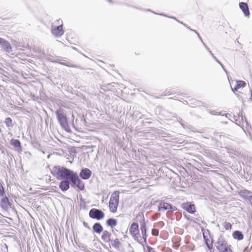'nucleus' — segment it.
Listing matches in <instances>:
<instances>
[{"label": "nucleus", "instance_id": "nucleus-10", "mask_svg": "<svg viewBox=\"0 0 252 252\" xmlns=\"http://www.w3.org/2000/svg\"><path fill=\"white\" fill-rule=\"evenodd\" d=\"M49 61H50L51 62H52L53 63H60L61 64L63 65H65V66H66L68 67H74V68H81V67L80 65L74 64L70 62H67V63L64 62V61H66L64 60V59H62V61L63 62H61L60 59H58L55 61L52 60L51 59H49Z\"/></svg>", "mask_w": 252, "mask_h": 252}, {"label": "nucleus", "instance_id": "nucleus-9", "mask_svg": "<svg viewBox=\"0 0 252 252\" xmlns=\"http://www.w3.org/2000/svg\"><path fill=\"white\" fill-rule=\"evenodd\" d=\"M92 174V172L89 169L84 168L81 169L78 176L83 180H88L91 177Z\"/></svg>", "mask_w": 252, "mask_h": 252}, {"label": "nucleus", "instance_id": "nucleus-29", "mask_svg": "<svg viewBox=\"0 0 252 252\" xmlns=\"http://www.w3.org/2000/svg\"><path fill=\"white\" fill-rule=\"evenodd\" d=\"M5 123L7 127H12V119L8 117L5 119Z\"/></svg>", "mask_w": 252, "mask_h": 252}, {"label": "nucleus", "instance_id": "nucleus-39", "mask_svg": "<svg viewBox=\"0 0 252 252\" xmlns=\"http://www.w3.org/2000/svg\"><path fill=\"white\" fill-rule=\"evenodd\" d=\"M146 11H151V12H153V13H155L156 14H158V13H156L155 12L152 11L150 9H148Z\"/></svg>", "mask_w": 252, "mask_h": 252}, {"label": "nucleus", "instance_id": "nucleus-22", "mask_svg": "<svg viewBox=\"0 0 252 252\" xmlns=\"http://www.w3.org/2000/svg\"><path fill=\"white\" fill-rule=\"evenodd\" d=\"M10 144L16 148H21V142L18 139H12Z\"/></svg>", "mask_w": 252, "mask_h": 252}, {"label": "nucleus", "instance_id": "nucleus-7", "mask_svg": "<svg viewBox=\"0 0 252 252\" xmlns=\"http://www.w3.org/2000/svg\"><path fill=\"white\" fill-rule=\"evenodd\" d=\"M233 120H231L232 122L234 121L235 122V123L237 125L240 126L242 127L241 125V122L242 121L243 122L244 120L245 119V122L246 123V125H248V122L246 120V118L245 117H244L243 115V112H240L239 114H237V115H234L233 117Z\"/></svg>", "mask_w": 252, "mask_h": 252}, {"label": "nucleus", "instance_id": "nucleus-35", "mask_svg": "<svg viewBox=\"0 0 252 252\" xmlns=\"http://www.w3.org/2000/svg\"><path fill=\"white\" fill-rule=\"evenodd\" d=\"M219 64L220 65V66H221V67L222 68V69H223V70H224V71L226 73V72H227V71H226V69H225V68H224V67L223 65L221 63H219Z\"/></svg>", "mask_w": 252, "mask_h": 252}, {"label": "nucleus", "instance_id": "nucleus-8", "mask_svg": "<svg viewBox=\"0 0 252 252\" xmlns=\"http://www.w3.org/2000/svg\"><path fill=\"white\" fill-rule=\"evenodd\" d=\"M0 206L2 210L8 211L11 208V204L8 198L5 195L0 201Z\"/></svg>", "mask_w": 252, "mask_h": 252}, {"label": "nucleus", "instance_id": "nucleus-23", "mask_svg": "<svg viewBox=\"0 0 252 252\" xmlns=\"http://www.w3.org/2000/svg\"><path fill=\"white\" fill-rule=\"evenodd\" d=\"M160 15H162V16H164L165 17H168V18H171V19H173L174 20H175L176 21H177L178 22L180 23V24H183L184 26H186L188 29H189V30H190L191 31H192V32H194V30L191 29L190 28V27H188L185 24H184L182 22H181L179 20H177L175 17H172V16H167V15H165V14H163L162 13H160V14H159Z\"/></svg>", "mask_w": 252, "mask_h": 252}, {"label": "nucleus", "instance_id": "nucleus-33", "mask_svg": "<svg viewBox=\"0 0 252 252\" xmlns=\"http://www.w3.org/2000/svg\"><path fill=\"white\" fill-rule=\"evenodd\" d=\"M147 248L148 252H155L154 250L152 247L148 246L147 247Z\"/></svg>", "mask_w": 252, "mask_h": 252}, {"label": "nucleus", "instance_id": "nucleus-27", "mask_svg": "<svg viewBox=\"0 0 252 252\" xmlns=\"http://www.w3.org/2000/svg\"><path fill=\"white\" fill-rule=\"evenodd\" d=\"M222 225L226 230H230L232 227L231 223L226 221L223 222Z\"/></svg>", "mask_w": 252, "mask_h": 252}, {"label": "nucleus", "instance_id": "nucleus-21", "mask_svg": "<svg viewBox=\"0 0 252 252\" xmlns=\"http://www.w3.org/2000/svg\"><path fill=\"white\" fill-rule=\"evenodd\" d=\"M117 224V220L114 218H110L106 221V224L111 227H113L114 226H116Z\"/></svg>", "mask_w": 252, "mask_h": 252}, {"label": "nucleus", "instance_id": "nucleus-34", "mask_svg": "<svg viewBox=\"0 0 252 252\" xmlns=\"http://www.w3.org/2000/svg\"><path fill=\"white\" fill-rule=\"evenodd\" d=\"M213 58L218 63H220V62L217 59V58L215 56H213Z\"/></svg>", "mask_w": 252, "mask_h": 252}, {"label": "nucleus", "instance_id": "nucleus-16", "mask_svg": "<svg viewBox=\"0 0 252 252\" xmlns=\"http://www.w3.org/2000/svg\"><path fill=\"white\" fill-rule=\"evenodd\" d=\"M158 211H165L172 210V206L170 204L166 202H161L158 206Z\"/></svg>", "mask_w": 252, "mask_h": 252}, {"label": "nucleus", "instance_id": "nucleus-11", "mask_svg": "<svg viewBox=\"0 0 252 252\" xmlns=\"http://www.w3.org/2000/svg\"><path fill=\"white\" fill-rule=\"evenodd\" d=\"M140 229L141 231V234L142 235V238L143 239V242L144 244L147 243V226L146 222L144 220L140 222Z\"/></svg>", "mask_w": 252, "mask_h": 252}, {"label": "nucleus", "instance_id": "nucleus-31", "mask_svg": "<svg viewBox=\"0 0 252 252\" xmlns=\"http://www.w3.org/2000/svg\"><path fill=\"white\" fill-rule=\"evenodd\" d=\"M230 247V246L229 245L227 247L223 248V249H222V250H219V252H232Z\"/></svg>", "mask_w": 252, "mask_h": 252}, {"label": "nucleus", "instance_id": "nucleus-26", "mask_svg": "<svg viewBox=\"0 0 252 252\" xmlns=\"http://www.w3.org/2000/svg\"><path fill=\"white\" fill-rule=\"evenodd\" d=\"M5 195V189L3 187V183L0 179V196H3Z\"/></svg>", "mask_w": 252, "mask_h": 252}, {"label": "nucleus", "instance_id": "nucleus-20", "mask_svg": "<svg viewBox=\"0 0 252 252\" xmlns=\"http://www.w3.org/2000/svg\"><path fill=\"white\" fill-rule=\"evenodd\" d=\"M101 235V239L105 242H109L111 241L110 237L111 234L107 230H104Z\"/></svg>", "mask_w": 252, "mask_h": 252}, {"label": "nucleus", "instance_id": "nucleus-30", "mask_svg": "<svg viewBox=\"0 0 252 252\" xmlns=\"http://www.w3.org/2000/svg\"><path fill=\"white\" fill-rule=\"evenodd\" d=\"M246 84V82L243 81H237L236 88H239L240 89L241 87H245Z\"/></svg>", "mask_w": 252, "mask_h": 252}, {"label": "nucleus", "instance_id": "nucleus-36", "mask_svg": "<svg viewBox=\"0 0 252 252\" xmlns=\"http://www.w3.org/2000/svg\"><path fill=\"white\" fill-rule=\"evenodd\" d=\"M239 88H236V86L234 88V89H232V91L233 92L237 91Z\"/></svg>", "mask_w": 252, "mask_h": 252}, {"label": "nucleus", "instance_id": "nucleus-12", "mask_svg": "<svg viewBox=\"0 0 252 252\" xmlns=\"http://www.w3.org/2000/svg\"><path fill=\"white\" fill-rule=\"evenodd\" d=\"M0 45L1 49L7 53H10L12 51V47L9 42L4 39H2L0 42Z\"/></svg>", "mask_w": 252, "mask_h": 252}, {"label": "nucleus", "instance_id": "nucleus-1", "mask_svg": "<svg viewBox=\"0 0 252 252\" xmlns=\"http://www.w3.org/2000/svg\"><path fill=\"white\" fill-rule=\"evenodd\" d=\"M51 173L58 180H62L59 188L64 192L69 189L70 184L72 187H77L80 190L85 189L84 182L79 178L77 172L60 166H54Z\"/></svg>", "mask_w": 252, "mask_h": 252}, {"label": "nucleus", "instance_id": "nucleus-32", "mask_svg": "<svg viewBox=\"0 0 252 252\" xmlns=\"http://www.w3.org/2000/svg\"><path fill=\"white\" fill-rule=\"evenodd\" d=\"M158 229H153L152 230V234L153 235V236H158Z\"/></svg>", "mask_w": 252, "mask_h": 252}, {"label": "nucleus", "instance_id": "nucleus-25", "mask_svg": "<svg viewBox=\"0 0 252 252\" xmlns=\"http://www.w3.org/2000/svg\"><path fill=\"white\" fill-rule=\"evenodd\" d=\"M110 241H111V245L114 248L116 249L119 248L120 246V242L118 239H116L114 240H111Z\"/></svg>", "mask_w": 252, "mask_h": 252}, {"label": "nucleus", "instance_id": "nucleus-2", "mask_svg": "<svg viewBox=\"0 0 252 252\" xmlns=\"http://www.w3.org/2000/svg\"><path fill=\"white\" fill-rule=\"evenodd\" d=\"M56 114L58 121L62 127L67 132L70 131V128L67 122V119L65 114L63 113V111L61 109H58L56 111Z\"/></svg>", "mask_w": 252, "mask_h": 252}, {"label": "nucleus", "instance_id": "nucleus-19", "mask_svg": "<svg viewBox=\"0 0 252 252\" xmlns=\"http://www.w3.org/2000/svg\"><path fill=\"white\" fill-rule=\"evenodd\" d=\"M93 229L95 233L100 234L103 231V228L99 222H96L94 224Z\"/></svg>", "mask_w": 252, "mask_h": 252}, {"label": "nucleus", "instance_id": "nucleus-17", "mask_svg": "<svg viewBox=\"0 0 252 252\" xmlns=\"http://www.w3.org/2000/svg\"><path fill=\"white\" fill-rule=\"evenodd\" d=\"M252 193V191L246 189H243L238 191V194L244 199H246L247 197Z\"/></svg>", "mask_w": 252, "mask_h": 252}, {"label": "nucleus", "instance_id": "nucleus-41", "mask_svg": "<svg viewBox=\"0 0 252 252\" xmlns=\"http://www.w3.org/2000/svg\"><path fill=\"white\" fill-rule=\"evenodd\" d=\"M180 123L181 125L183 127H184V124L182 123V122L181 121H180Z\"/></svg>", "mask_w": 252, "mask_h": 252}, {"label": "nucleus", "instance_id": "nucleus-6", "mask_svg": "<svg viewBox=\"0 0 252 252\" xmlns=\"http://www.w3.org/2000/svg\"><path fill=\"white\" fill-rule=\"evenodd\" d=\"M182 208L190 214H194L195 212V208L193 204L190 202L183 203L181 204Z\"/></svg>", "mask_w": 252, "mask_h": 252}, {"label": "nucleus", "instance_id": "nucleus-40", "mask_svg": "<svg viewBox=\"0 0 252 252\" xmlns=\"http://www.w3.org/2000/svg\"><path fill=\"white\" fill-rule=\"evenodd\" d=\"M131 6L132 7H134L135 8H136V9H140V8H138L137 7H135V6Z\"/></svg>", "mask_w": 252, "mask_h": 252}, {"label": "nucleus", "instance_id": "nucleus-14", "mask_svg": "<svg viewBox=\"0 0 252 252\" xmlns=\"http://www.w3.org/2000/svg\"><path fill=\"white\" fill-rule=\"evenodd\" d=\"M239 6L243 11L244 15L246 17H249L250 13L248 4L246 2H241L239 3Z\"/></svg>", "mask_w": 252, "mask_h": 252}, {"label": "nucleus", "instance_id": "nucleus-42", "mask_svg": "<svg viewBox=\"0 0 252 252\" xmlns=\"http://www.w3.org/2000/svg\"><path fill=\"white\" fill-rule=\"evenodd\" d=\"M109 2H111V0H109Z\"/></svg>", "mask_w": 252, "mask_h": 252}, {"label": "nucleus", "instance_id": "nucleus-37", "mask_svg": "<svg viewBox=\"0 0 252 252\" xmlns=\"http://www.w3.org/2000/svg\"><path fill=\"white\" fill-rule=\"evenodd\" d=\"M225 116L227 118H229L230 120H231L230 119V117L231 116V115L230 114H225Z\"/></svg>", "mask_w": 252, "mask_h": 252}, {"label": "nucleus", "instance_id": "nucleus-13", "mask_svg": "<svg viewBox=\"0 0 252 252\" xmlns=\"http://www.w3.org/2000/svg\"><path fill=\"white\" fill-rule=\"evenodd\" d=\"M217 249L219 251L222 249L227 247L228 245L227 242L224 240V238L222 236H220L218 238V242L216 244Z\"/></svg>", "mask_w": 252, "mask_h": 252}, {"label": "nucleus", "instance_id": "nucleus-4", "mask_svg": "<svg viewBox=\"0 0 252 252\" xmlns=\"http://www.w3.org/2000/svg\"><path fill=\"white\" fill-rule=\"evenodd\" d=\"M119 191H115L111 194L109 203V207L110 211L112 213H115L117 211L119 201Z\"/></svg>", "mask_w": 252, "mask_h": 252}, {"label": "nucleus", "instance_id": "nucleus-5", "mask_svg": "<svg viewBox=\"0 0 252 252\" xmlns=\"http://www.w3.org/2000/svg\"><path fill=\"white\" fill-rule=\"evenodd\" d=\"M89 216L91 218L100 220L104 218V213L101 210L93 208L89 211Z\"/></svg>", "mask_w": 252, "mask_h": 252}, {"label": "nucleus", "instance_id": "nucleus-18", "mask_svg": "<svg viewBox=\"0 0 252 252\" xmlns=\"http://www.w3.org/2000/svg\"><path fill=\"white\" fill-rule=\"evenodd\" d=\"M232 237L234 239L241 241L243 239L244 235L241 231L235 230L232 233Z\"/></svg>", "mask_w": 252, "mask_h": 252}, {"label": "nucleus", "instance_id": "nucleus-24", "mask_svg": "<svg viewBox=\"0 0 252 252\" xmlns=\"http://www.w3.org/2000/svg\"><path fill=\"white\" fill-rule=\"evenodd\" d=\"M194 32L197 34V36L199 38V39H200V40L201 41V42L202 43V44H203L204 47L207 50V51H208V52L209 53V54L212 56V57H213L214 54L212 53V52L210 51V50L209 49V48H208V47L207 46V45L204 43L202 39L201 38V37H200V35L199 34V33L196 32V31H194Z\"/></svg>", "mask_w": 252, "mask_h": 252}, {"label": "nucleus", "instance_id": "nucleus-43", "mask_svg": "<svg viewBox=\"0 0 252 252\" xmlns=\"http://www.w3.org/2000/svg\"><path fill=\"white\" fill-rule=\"evenodd\" d=\"M139 243H141V244L143 245V243L142 242H139Z\"/></svg>", "mask_w": 252, "mask_h": 252}, {"label": "nucleus", "instance_id": "nucleus-28", "mask_svg": "<svg viewBox=\"0 0 252 252\" xmlns=\"http://www.w3.org/2000/svg\"><path fill=\"white\" fill-rule=\"evenodd\" d=\"M203 239L204 241V243L205 245L207 246L209 249H211L212 248V244H211L210 245L209 244V242L210 241L209 239L207 238L206 236L203 234Z\"/></svg>", "mask_w": 252, "mask_h": 252}, {"label": "nucleus", "instance_id": "nucleus-3", "mask_svg": "<svg viewBox=\"0 0 252 252\" xmlns=\"http://www.w3.org/2000/svg\"><path fill=\"white\" fill-rule=\"evenodd\" d=\"M51 32L56 37H59L62 36L64 32L63 31V21L57 20L52 24Z\"/></svg>", "mask_w": 252, "mask_h": 252}, {"label": "nucleus", "instance_id": "nucleus-15", "mask_svg": "<svg viewBox=\"0 0 252 252\" xmlns=\"http://www.w3.org/2000/svg\"><path fill=\"white\" fill-rule=\"evenodd\" d=\"M129 232L130 234L133 236H135L139 233V226L137 222H133L129 228Z\"/></svg>", "mask_w": 252, "mask_h": 252}, {"label": "nucleus", "instance_id": "nucleus-38", "mask_svg": "<svg viewBox=\"0 0 252 252\" xmlns=\"http://www.w3.org/2000/svg\"><path fill=\"white\" fill-rule=\"evenodd\" d=\"M83 224H84V226H85V227H89L88 226V224H87V223H86V222H83Z\"/></svg>", "mask_w": 252, "mask_h": 252}]
</instances>
